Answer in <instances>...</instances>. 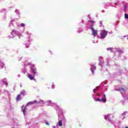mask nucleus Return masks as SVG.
<instances>
[{
  "label": "nucleus",
  "mask_w": 128,
  "mask_h": 128,
  "mask_svg": "<svg viewBox=\"0 0 128 128\" xmlns=\"http://www.w3.org/2000/svg\"><path fill=\"white\" fill-rule=\"evenodd\" d=\"M98 96H99L100 98H97L96 99V102H102L106 103V96L104 92H102L100 94H97Z\"/></svg>",
  "instance_id": "obj_1"
},
{
  "label": "nucleus",
  "mask_w": 128,
  "mask_h": 128,
  "mask_svg": "<svg viewBox=\"0 0 128 128\" xmlns=\"http://www.w3.org/2000/svg\"><path fill=\"white\" fill-rule=\"evenodd\" d=\"M114 114H108L107 115L104 116V120H106L107 122H111L112 124H114V126H116V124H114V122L112 121V118H114Z\"/></svg>",
  "instance_id": "obj_2"
},
{
  "label": "nucleus",
  "mask_w": 128,
  "mask_h": 128,
  "mask_svg": "<svg viewBox=\"0 0 128 128\" xmlns=\"http://www.w3.org/2000/svg\"><path fill=\"white\" fill-rule=\"evenodd\" d=\"M18 36L19 38H20V32L16 30H12V32L10 34V36H8L9 40L12 38H16Z\"/></svg>",
  "instance_id": "obj_3"
},
{
  "label": "nucleus",
  "mask_w": 128,
  "mask_h": 128,
  "mask_svg": "<svg viewBox=\"0 0 128 128\" xmlns=\"http://www.w3.org/2000/svg\"><path fill=\"white\" fill-rule=\"evenodd\" d=\"M36 102H38V101L36 100H34V101H31V102H28L26 104V106L25 107L24 106H22V110L23 112V114L24 116H26V106H30L32 104H36Z\"/></svg>",
  "instance_id": "obj_4"
},
{
  "label": "nucleus",
  "mask_w": 128,
  "mask_h": 128,
  "mask_svg": "<svg viewBox=\"0 0 128 128\" xmlns=\"http://www.w3.org/2000/svg\"><path fill=\"white\" fill-rule=\"evenodd\" d=\"M108 31H106V30H102L100 33V37L99 38H100L101 40L106 38L108 36Z\"/></svg>",
  "instance_id": "obj_5"
},
{
  "label": "nucleus",
  "mask_w": 128,
  "mask_h": 128,
  "mask_svg": "<svg viewBox=\"0 0 128 128\" xmlns=\"http://www.w3.org/2000/svg\"><path fill=\"white\" fill-rule=\"evenodd\" d=\"M107 50H110L112 52H118L119 54H122L124 51L121 49L118 48H106Z\"/></svg>",
  "instance_id": "obj_6"
},
{
  "label": "nucleus",
  "mask_w": 128,
  "mask_h": 128,
  "mask_svg": "<svg viewBox=\"0 0 128 128\" xmlns=\"http://www.w3.org/2000/svg\"><path fill=\"white\" fill-rule=\"evenodd\" d=\"M54 108L55 110H56L57 114L60 118L61 116H62V110L60 108V107L58 106V105H56V106Z\"/></svg>",
  "instance_id": "obj_7"
},
{
  "label": "nucleus",
  "mask_w": 128,
  "mask_h": 128,
  "mask_svg": "<svg viewBox=\"0 0 128 128\" xmlns=\"http://www.w3.org/2000/svg\"><path fill=\"white\" fill-rule=\"evenodd\" d=\"M32 68H31V72L33 74L34 76H38V73L36 72V68H34V65H32Z\"/></svg>",
  "instance_id": "obj_8"
},
{
  "label": "nucleus",
  "mask_w": 128,
  "mask_h": 128,
  "mask_svg": "<svg viewBox=\"0 0 128 128\" xmlns=\"http://www.w3.org/2000/svg\"><path fill=\"white\" fill-rule=\"evenodd\" d=\"M90 29L92 31V34L94 36H96L98 34V31L94 28V24L90 25Z\"/></svg>",
  "instance_id": "obj_9"
},
{
  "label": "nucleus",
  "mask_w": 128,
  "mask_h": 128,
  "mask_svg": "<svg viewBox=\"0 0 128 128\" xmlns=\"http://www.w3.org/2000/svg\"><path fill=\"white\" fill-rule=\"evenodd\" d=\"M96 70V65L92 64L90 65V70L92 72V74L93 76L94 74V70Z\"/></svg>",
  "instance_id": "obj_10"
},
{
  "label": "nucleus",
  "mask_w": 128,
  "mask_h": 128,
  "mask_svg": "<svg viewBox=\"0 0 128 128\" xmlns=\"http://www.w3.org/2000/svg\"><path fill=\"white\" fill-rule=\"evenodd\" d=\"M118 90H120V92H121L122 95V96L123 98L125 100H128V96H124V93L126 92V90L124 88H122L121 89Z\"/></svg>",
  "instance_id": "obj_11"
},
{
  "label": "nucleus",
  "mask_w": 128,
  "mask_h": 128,
  "mask_svg": "<svg viewBox=\"0 0 128 128\" xmlns=\"http://www.w3.org/2000/svg\"><path fill=\"white\" fill-rule=\"evenodd\" d=\"M99 66H100L104 68V66H110V64H108V62L106 63L100 60Z\"/></svg>",
  "instance_id": "obj_12"
},
{
  "label": "nucleus",
  "mask_w": 128,
  "mask_h": 128,
  "mask_svg": "<svg viewBox=\"0 0 128 128\" xmlns=\"http://www.w3.org/2000/svg\"><path fill=\"white\" fill-rule=\"evenodd\" d=\"M46 102H47V104H50L48 105V106H54V108L56 106V104L52 103V100H48L46 101Z\"/></svg>",
  "instance_id": "obj_13"
},
{
  "label": "nucleus",
  "mask_w": 128,
  "mask_h": 128,
  "mask_svg": "<svg viewBox=\"0 0 128 128\" xmlns=\"http://www.w3.org/2000/svg\"><path fill=\"white\" fill-rule=\"evenodd\" d=\"M18 20L17 18H15V19H12L11 20V22L10 23V24L12 26H14V28H16V26H18L14 25V24L13 23L14 22H16V20Z\"/></svg>",
  "instance_id": "obj_14"
},
{
  "label": "nucleus",
  "mask_w": 128,
  "mask_h": 128,
  "mask_svg": "<svg viewBox=\"0 0 128 128\" xmlns=\"http://www.w3.org/2000/svg\"><path fill=\"white\" fill-rule=\"evenodd\" d=\"M30 36H29V40H28V42H26V44H25L26 48H28V46L30 44Z\"/></svg>",
  "instance_id": "obj_15"
},
{
  "label": "nucleus",
  "mask_w": 128,
  "mask_h": 128,
  "mask_svg": "<svg viewBox=\"0 0 128 128\" xmlns=\"http://www.w3.org/2000/svg\"><path fill=\"white\" fill-rule=\"evenodd\" d=\"M2 82L6 86H8V81L6 80V78H4V80H2Z\"/></svg>",
  "instance_id": "obj_16"
},
{
  "label": "nucleus",
  "mask_w": 128,
  "mask_h": 128,
  "mask_svg": "<svg viewBox=\"0 0 128 128\" xmlns=\"http://www.w3.org/2000/svg\"><path fill=\"white\" fill-rule=\"evenodd\" d=\"M32 64L28 61H25L24 64V66H30Z\"/></svg>",
  "instance_id": "obj_17"
},
{
  "label": "nucleus",
  "mask_w": 128,
  "mask_h": 128,
  "mask_svg": "<svg viewBox=\"0 0 128 128\" xmlns=\"http://www.w3.org/2000/svg\"><path fill=\"white\" fill-rule=\"evenodd\" d=\"M36 104H46V102H44V100H40L39 101H37V102H36Z\"/></svg>",
  "instance_id": "obj_18"
},
{
  "label": "nucleus",
  "mask_w": 128,
  "mask_h": 128,
  "mask_svg": "<svg viewBox=\"0 0 128 128\" xmlns=\"http://www.w3.org/2000/svg\"><path fill=\"white\" fill-rule=\"evenodd\" d=\"M22 100V96H20V94H18L16 98V100L17 102H20Z\"/></svg>",
  "instance_id": "obj_19"
},
{
  "label": "nucleus",
  "mask_w": 128,
  "mask_h": 128,
  "mask_svg": "<svg viewBox=\"0 0 128 128\" xmlns=\"http://www.w3.org/2000/svg\"><path fill=\"white\" fill-rule=\"evenodd\" d=\"M60 118H61V120H62V122H66V118H64V116L61 115Z\"/></svg>",
  "instance_id": "obj_20"
},
{
  "label": "nucleus",
  "mask_w": 128,
  "mask_h": 128,
  "mask_svg": "<svg viewBox=\"0 0 128 128\" xmlns=\"http://www.w3.org/2000/svg\"><path fill=\"white\" fill-rule=\"evenodd\" d=\"M20 94H22L23 96H26V90H22L20 92Z\"/></svg>",
  "instance_id": "obj_21"
},
{
  "label": "nucleus",
  "mask_w": 128,
  "mask_h": 128,
  "mask_svg": "<svg viewBox=\"0 0 128 128\" xmlns=\"http://www.w3.org/2000/svg\"><path fill=\"white\" fill-rule=\"evenodd\" d=\"M0 68H3L4 67V64L2 62V60H0Z\"/></svg>",
  "instance_id": "obj_22"
},
{
  "label": "nucleus",
  "mask_w": 128,
  "mask_h": 128,
  "mask_svg": "<svg viewBox=\"0 0 128 128\" xmlns=\"http://www.w3.org/2000/svg\"><path fill=\"white\" fill-rule=\"evenodd\" d=\"M18 126H20V125L18 123H15L12 128H18Z\"/></svg>",
  "instance_id": "obj_23"
},
{
  "label": "nucleus",
  "mask_w": 128,
  "mask_h": 128,
  "mask_svg": "<svg viewBox=\"0 0 128 128\" xmlns=\"http://www.w3.org/2000/svg\"><path fill=\"white\" fill-rule=\"evenodd\" d=\"M58 124L59 126H62V121L60 120L58 122Z\"/></svg>",
  "instance_id": "obj_24"
},
{
  "label": "nucleus",
  "mask_w": 128,
  "mask_h": 128,
  "mask_svg": "<svg viewBox=\"0 0 128 128\" xmlns=\"http://www.w3.org/2000/svg\"><path fill=\"white\" fill-rule=\"evenodd\" d=\"M15 12L16 14H18V16H20V10H15Z\"/></svg>",
  "instance_id": "obj_25"
},
{
  "label": "nucleus",
  "mask_w": 128,
  "mask_h": 128,
  "mask_svg": "<svg viewBox=\"0 0 128 128\" xmlns=\"http://www.w3.org/2000/svg\"><path fill=\"white\" fill-rule=\"evenodd\" d=\"M82 32V28H78V34H80V32Z\"/></svg>",
  "instance_id": "obj_26"
},
{
  "label": "nucleus",
  "mask_w": 128,
  "mask_h": 128,
  "mask_svg": "<svg viewBox=\"0 0 128 128\" xmlns=\"http://www.w3.org/2000/svg\"><path fill=\"white\" fill-rule=\"evenodd\" d=\"M28 78H29L31 80H34V77H32V75H30V74L28 75Z\"/></svg>",
  "instance_id": "obj_27"
},
{
  "label": "nucleus",
  "mask_w": 128,
  "mask_h": 128,
  "mask_svg": "<svg viewBox=\"0 0 128 128\" xmlns=\"http://www.w3.org/2000/svg\"><path fill=\"white\" fill-rule=\"evenodd\" d=\"M124 18L126 20H128V14H124Z\"/></svg>",
  "instance_id": "obj_28"
},
{
  "label": "nucleus",
  "mask_w": 128,
  "mask_h": 128,
  "mask_svg": "<svg viewBox=\"0 0 128 128\" xmlns=\"http://www.w3.org/2000/svg\"><path fill=\"white\" fill-rule=\"evenodd\" d=\"M20 26H22V28H24V26H26V24L24 23H22L20 24Z\"/></svg>",
  "instance_id": "obj_29"
},
{
  "label": "nucleus",
  "mask_w": 128,
  "mask_h": 128,
  "mask_svg": "<svg viewBox=\"0 0 128 128\" xmlns=\"http://www.w3.org/2000/svg\"><path fill=\"white\" fill-rule=\"evenodd\" d=\"M126 8H127L126 5H124V12H126Z\"/></svg>",
  "instance_id": "obj_30"
},
{
  "label": "nucleus",
  "mask_w": 128,
  "mask_h": 128,
  "mask_svg": "<svg viewBox=\"0 0 128 128\" xmlns=\"http://www.w3.org/2000/svg\"><path fill=\"white\" fill-rule=\"evenodd\" d=\"M98 90V88H96L94 89V90H93V92H94V94H96V92H95L94 91H95V90Z\"/></svg>",
  "instance_id": "obj_31"
},
{
  "label": "nucleus",
  "mask_w": 128,
  "mask_h": 128,
  "mask_svg": "<svg viewBox=\"0 0 128 128\" xmlns=\"http://www.w3.org/2000/svg\"><path fill=\"white\" fill-rule=\"evenodd\" d=\"M90 22H91V24H96V22L94 20H89Z\"/></svg>",
  "instance_id": "obj_32"
},
{
  "label": "nucleus",
  "mask_w": 128,
  "mask_h": 128,
  "mask_svg": "<svg viewBox=\"0 0 128 128\" xmlns=\"http://www.w3.org/2000/svg\"><path fill=\"white\" fill-rule=\"evenodd\" d=\"M22 72H23L24 74H26V70L24 69L23 70H22Z\"/></svg>",
  "instance_id": "obj_33"
},
{
  "label": "nucleus",
  "mask_w": 128,
  "mask_h": 128,
  "mask_svg": "<svg viewBox=\"0 0 128 128\" xmlns=\"http://www.w3.org/2000/svg\"><path fill=\"white\" fill-rule=\"evenodd\" d=\"M6 9H2L1 10L0 12H6Z\"/></svg>",
  "instance_id": "obj_34"
},
{
  "label": "nucleus",
  "mask_w": 128,
  "mask_h": 128,
  "mask_svg": "<svg viewBox=\"0 0 128 128\" xmlns=\"http://www.w3.org/2000/svg\"><path fill=\"white\" fill-rule=\"evenodd\" d=\"M126 114H128V112H124V113H123V114H122V116H126Z\"/></svg>",
  "instance_id": "obj_35"
},
{
  "label": "nucleus",
  "mask_w": 128,
  "mask_h": 128,
  "mask_svg": "<svg viewBox=\"0 0 128 128\" xmlns=\"http://www.w3.org/2000/svg\"><path fill=\"white\" fill-rule=\"evenodd\" d=\"M101 70H104V71L106 70V68H102L101 69Z\"/></svg>",
  "instance_id": "obj_36"
},
{
  "label": "nucleus",
  "mask_w": 128,
  "mask_h": 128,
  "mask_svg": "<svg viewBox=\"0 0 128 128\" xmlns=\"http://www.w3.org/2000/svg\"><path fill=\"white\" fill-rule=\"evenodd\" d=\"M52 88H54V83H52Z\"/></svg>",
  "instance_id": "obj_37"
},
{
  "label": "nucleus",
  "mask_w": 128,
  "mask_h": 128,
  "mask_svg": "<svg viewBox=\"0 0 128 128\" xmlns=\"http://www.w3.org/2000/svg\"><path fill=\"white\" fill-rule=\"evenodd\" d=\"M99 23H100V26H102V21H100Z\"/></svg>",
  "instance_id": "obj_38"
},
{
  "label": "nucleus",
  "mask_w": 128,
  "mask_h": 128,
  "mask_svg": "<svg viewBox=\"0 0 128 128\" xmlns=\"http://www.w3.org/2000/svg\"><path fill=\"white\" fill-rule=\"evenodd\" d=\"M46 124L47 126H50V123H48V122H46Z\"/></svg>",
  "instance_id": "obj_39"
},
{
  "label": "nucleus",
  "mask_w": 128,
  "mask_h": 128,
  "mask_svg": "<svg viewBox=\"0 0 128 128\" xmlns=\"http://www.w3.org/2000/svg\"><path fill=\"white\" fill-rule=\"evenodd\" d=\"M106 6H110V4H108V3H107V4H106Z\"/></svg>",
  "instance_id": "obj_40"
},
{
  "label": "nucleus",
  "mask_w": 128,
  "mask_h": 128,
  "mask_svg": "<svg viewBox=\"0 0 128 128\" xmlns=\"http://www.w3.org/2000/svg\"><path fill=\"white\" fill-rule=\"evenodd\" d=\"M28 128H34V126H30Z\"/></svg>",
  "instance_id": "obj_41"
},
{
  "label": "nucleus",
  "mask_w": 128,
  "mask_h": 128,
  "mask_svg": "<svg viewBox=\"0 0 128 128\" xmlns=\"http://www.w3.org/2000/svg\"><path fill=\"white\" fill-rule=\"evenodd\" d=\"M92 96L94 100H96V98L94 97V95Z\"/></svg>",
  "instance_id": "obj_42"
},
{
  "label": "nucleus",
  "mask_w": 128,
  "mask_h": 128,
  "mask_svg": "<svg viewBox=\"0 0 128 128\" xmlns=\"http://www.w3.org/2000/svg\"><path fill=\"white\" fill-rule=\"evenodd\" d=\"M18 78H20V74H18Z\"/></svg>",
  "instance_id": "obj_43"
},
{
  "label": "nucleus",
  "mask_w": 128,
  "mask_h": 128,
  "mask_svg": "<svg viewBox=\"0 0 128 128\" xmlns=\"http://www.w3.org/2000/svg\"><path fill=\"white\" fill-rule=\"evenodd\" d=\"M126 36H124V38H126Z\"/></svg>",
  "instance_id": "obj_44"
},
{
  "label": "nucleus",
  "mask_w": 128,
  "mask_h": 128,
  "mask_svg": "<svg viewBox=\"0 0 128 128\" xmlns=\"http://www.w3.org/2000/svg\"><path fill=\"white\" fill-rule=\"evenodd\" d=\"M26 34H28V32H26Z\"/></svg>",
  "instance_id": "obj_45"
},
{
  "label": "nucleus",
  "mask_w": 128,
  "mask_h": 128,
  "mask_svg": "<svg viewBox=\"0 0 128 128\" xmlns=\"http://www.w3.org/2000/svg\"><path fill=\"white\" fill-rule=\"evenodd\" d=\"M102 12H104V10H102Z\"/></svg>",
  "instance_id": "obj_46"
},
{
  "label": "nucleus",
  "mask_w": 128,
  "mask_h": 128,
  "mask_svg": "<svg viewBox=\"0 0 128 128\" xmlns=\"http://www.w3.org/2000/svg\"><path fill=\"white\" fill-rule=\"evenodd\" d=\"M105 90H108V89L106 88H105Z\"/></svg>",
  "instance_id": "obj_47"
},
{
  "label": "nucleus",
  "mask_w": 128,
  "mask_h": 128,
  "mask_svg": "<svg viewBox=\"0 0 128 128\" xmlns=\"http://www.w3.org/2000/svg\"><path fill=\"white\" fill-rule=\"evenodd\" d=\"M20 58H19L18 60H20Z\"/></svg>",
  "instance_id": "obj_48"
},
{
  "label": "nucleus",
  "mask_w": 128,
  "mask_h": 128,
  "mask_svg": "<svg viewBox=\"0 0 128 128\" xmlns=\"http://www.w3.org/2000/svg\"><path fill=\"white\" fill-rule=\"evenodd\" d=\"M53 128H56V126H53Z\"/></svg>",
  "instance_id": "obj_49"
},
{
  "label": "nucleus",
  "mask_w": 128,
  "mask_h": 128,
  "mask_svg": "<svg viewBox=\"0 0 128 128\" xmlns=\"http://www.w3.org/2000/svg\"><path fill=\"white\" fill-rule=\"evenodd\" d=\"M14 26H16V22H15V23H14Z\"/></svg>",
  "instance_id": "obj_50"
},
{
  "label": "nucleus",
  "mask_w": 128,
  "mask_h": 128,
  "mask_svg": "<svg viewBox=\"0 0 128 128\" xmlns=\"http://www.w3.org/2000/svg\"><path fill=\"white\" fill-rule=\"evenodd\" d=\"M109 34H112V32H110Z\"/></svg>",
  "instance_id": "obj_51"
},
{
  "label": "nucleus",
  "mask_w": 128,
  "mask_h": 128,
  "mask_svg": "<svg viewBox=\"0 0 128 128\" xmlns=\"http://www.w3.org/2000/svg\"><path fill=\"white\" fill-rule=\"evenodd\" d=\"M82 22H84V20H82Z\"/></svg>",
  "instance_id": "obj_52"
},
{
  "label": "nucleus",
  "mask_w": 128,
  "mask_h": 128,
  "mask_svg": "<svg viewBox=\"0 0 128 128\" xmlns=\"http://www.w3.org/2000/svg\"><path fill=\"white\" fill-rule=\"evenodd\" d=\"M121 38L124 39V37H122Z\"/></svg>",
  "instance_id": "obj_53"
},
{
  "label": "nucleus",
  "mask_w": 128,
  "mask_h": 128,
  "mask_svg": "<svg viewBox=\"0 0 128 128\" xmlns=\"http://www.w3.org/2000/svg\"><path fill=\"white\" fill-rule=\"evenodd\" d=\"M125 128H128V126H126V127Z\"/></svg>",
  "instance_id": "obj_54"
},
{
  "label": "nucleus",
  "mask_w": 128,
  "mask_h": 128,
  "mask_svg": "<svg viewBox=\"0 0 128 128\" xmlns=\"http://www.w3.org/2000/svg\"><path fill=\"white\" fill-rule=\"evenodd\" d=\"M100 58H102V57H100Z\"/></svg>",
  "instance_id": "obj_55"
},
{
  "label": "nucleus",
  "mask_w": 128,
  "mask_h": 128,
  "mask_svg": "<svg viewBox=\"0 0 128 128\" xmlns=\"http://www.w3.org/2000/svg\"><path fill=\"white\" fill-rule=\"evenodd\" d=\"M88 17H90V15H88Z\"/></svg>",
  "instance_id": "obj_56"
},
{
  "label": "nucleus",
  "mask_w": 128,
  "mask_h": 128,
  "mask_svg": "<svg viewBox=\"0 0 128 128\" xmlns=\"http://www.w3.org/2000/svg\"><path fill=\"white\" fill-rule=\"evenodd\" d=\"M127 40H128V38H127Z\"/></svg>",
  "instance_id": "obj_57"
}]
</instances>
